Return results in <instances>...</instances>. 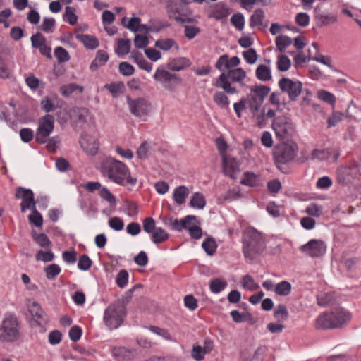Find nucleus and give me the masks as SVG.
I'll return each instance as SVG.
<instances>
[{"label": "nucleus", "instance_id": "f257e3e1", "mask_svg": "<svg viewBox=\"0 0 361 361\" xmlns=\"http://www.w3.org/2000/svg\"><path fill=\"white\" fill-rule=\"evenodd\" d=\"M100 171L104 177L120 185L129 184L134 186L137 183V178L130 176L128 166L111 157L106 158L102 163Z\"/></svg>", "mask_w": 361, "mask_h": 361}, {"label": "nucleus", "instance_id": "f03ea898", "mask_svg": "<svg viewBox=\"0 0 361 361\" xmlns=\"http://www.w3.org/2000/svg\"><path fill=\"white\" fill-rule=\"evenodd\" d=\"M351 318L349 311L337 307L319 314L315 319L314 327L317 330L341 329L347 325Z\"/></svg>", "mask_w": 361, "mask_h": 361}, {"label": "nucleus", "instance_id": "7ed1b4c3", "mask_svg": "<svg viewBox=\"0 0 361 361\" xmlns=\"http://www.w3.org/2000/svg\"><path fill=\"white\" fill-rule=\"evenodd\" d=\"M242 242L244 256L251 260L259 255L265 248L262 233L253 227H248L244 231Z\"/></svg>", "mask_w": 361, "mask_h": 361}, {"label": "nucleus", "instance_id": "20e7f679", "mask_svg": "<svg viewBox=\"0 0 361 361\" xmlns=\"http://www.w3.org/2000/svg\"><path fill=\"white\" fill-rule=\"evenodd\" d=\"M246 78V72L241 68L230 69L223 71L220 75L215 80L214 85L219 89H222L228 94H235L238 93L236 87L232 85V82H240Z\"/></svg>", "mask_w": 361, "mask_h": 361}, {"label": "nucleus", "instance_id": "39448f33", "mask_svg": "<svg viewBox=\"0 0 361 361\" xmlns=\"http://www.w3.org/2000/svg\"><path fill=\"white\" fill-rule=\"evenodd\" d=\"M20 336V323L17 317L13 313H6L0 323V342L12 343Z\"/></svg>", "mask_w": 361, "mask_h": 361}, {"label": "nucleus", "instance_id": "423d86ee", "mask_svg": "<svg viewBox=\"0 0 361 361\" xmlns=\"http://www.w3.org/2000/svg\"><path fill=\"white\" fill-rule=\"evenodd\" d=\"M297 145L295 143L281 142L274 147L273 157L276 164H285L296 156Z\"/></svg>", "mask_w": 361, "mask_h": 361}, {"label": "nucleus", "instance_id": "0eeeda50", "mask_svg": "<svg viewBox=\"0 0 361 361\" xmlns=\"http://www.w3.org/2000/svg\"><path fill=\"white\" fill-rule=\"evenodd\" d=\"M271 127L276 137L280 140L288 139L292 137L294 133V125L291 119L284 116L274 118Z\"/></svg>", "mask_w": 361, "mask_h": 361}, {"label": "nucleus", "instance_id": "6e6552de", "mask_svg": "<svg viewBox=\"0 0 361 361\" xmlns=\"http://www.w3.org/2000/svg\"><path fill=\"white\" fill-rule=\"evenodd\" d=\"M124 314L123 305H111L105 310L104 321L109 329H115L121 324Z\"/></svg>", "mask_w": 361, "mask_h": 361}, {"label": "nucleus", "instance_id": "1a4fd4ad", "mask_svg": "<svg viewBox=\"0 0 361 361\" xmlns=\"http://www.w3.org/2000/svg\"><path fill=\"white\" fill-rule=\"evenodd\" d=\"M54 128V119L53 116L46 114L39 119V126L35 134L36 142L39 144H45L47 138Z\"/></svg>", "mask_w": 361, "mask_h": 361}, {"label": "nucleus", "instance_id": "9d476101", "mask_svg": "<svg viewBox=\"0 0 361 361\" xmlns=\"http://www.w3.org/2000/svg\"><path fill=\"white\" fill-rule=\"evenodd\" d=\"M279 87L283 93L288 94L290 101H295L302 90V83L288 78H282L279 81Z\"/></svg>", "mask_w": 361, "mask_h": 361}, {"label": "nucleus", "instance_id": "9b49d317", "mask_svg": "<svg viewBox=\"0 0 361 361\" xmlns=\"http://www.w3.org/2000/svg\"><path fill=\"white\" fill-rule=\"evenodd\" d=\"M15 198L21 200L20 211L25 213L27 209H34L36 206L35 195L31 189L18 186L15 189Z\"/></svg>", "mask_w": 361, "mask_h": 361}, {"label": "nucleus", "instance_id": "f8f14e48", "mask_svg": "<svg viewBox=\"0 0 361 361\" xmlns=\"http://www.w3.org/2000/svg\"><path fill=\"white\" fill-rule=\"evenodd\" d=\"M127 104L130 112L136 117L147 116L149 112L150 104L142 97L132 99L130 96L126 97Z\"/></svg>", "mask_w": 361, "mask_h": 361}, {"label": "nucleus", "instance_id": "ddd939ff", "mask_svg": "<svg viewBox=\"0 0 361 361\" xmlns=\"http://www.w3.org/2000/svg\"><path fill=\"white\" fill-rule=\"evenodd\" d=\"M300 250L310 257H319L326 252V246L322 240L312 239L300 247Z\"/></svg>", "mask_w": 361, "mask_h": 361}, {"label": "nucleus", "instance_id": "4468645a", "mask_svg": "<svg viewBox=\"0 0 361 361\" xmlns=\"http://www.w3.org/2000/svg\"><path fill=\"white\" fill-rule=\"evenodd\" d=\"M222 166L225 176L232 179H235L240 172V164L235 158L223 156Z\"/></svg>", "mask_w": 361, "mask_h": 361}, {"label": "nucleus", "instance_id": "2eb2a0df", "mask_svg": "<svg viewBox=\"0 0 361 361\" xmlns=\"http://www.w3.org/2000/svg\"><path fill=\"white\" fill-rule=\"evenodd\" d=\"M28 311L39 326H43L47 323V316L38 302L35 301L30 302L28 305Z\"/></svg>", "mask_w": 361, "mask_h": 361}, {"label": "nucleus", "instance_id": "dca6fc26", "mask_svg": "<svg viewBox=\"0 0 361 361\" xmlns=\"http://www.w3.org/2000/svg\"><path fill=\"white\" fill-rule=\"evenodd\" d=\"M314 19L319 27L329 26L337 22L336 15L326 13L322 11L319 6H317L314 9Z\"/></svg>", "mask_w": 361, "mask_h": 361}, {"label": "nucleus", "instance_id": "f3484780", "mask_svg": "<svg viewBox=\"0 0 361 361\" xmlns=\"http://www.w3.org/2000/svg\"><path fill=\"white\" fill-rule=\"evenodd\" d=\"M154 79L158 82H160L164 84V87L166 89H169V87L166 85L173 80H178V76L176 74L171 73L170 72L164 70L161 67H159L157 68L154 75Z\"/></svg>", "mask_w": 361, "mask_h": 361}, {"label": "nucleus", "instance_id": "a211bd4d", "mask_svg": "<svg viewBox=\"0 0 361 361\" xmlns=\"http://www.w3.org/2000/svg\"><path fill=\"white\" fill-rule=\"evenodd\" d=\"M80 143L84 151L87 154L94 155L97 153L99 143L94 137L90 135H85L80 139Z\"/></svg>", "mask_w": 361, "mask_h": 361}, {"label": "nucleus", "instance_id": "6ab92c4d", "mask_svg": "<svg viewBox=\"0 0 361 361\" xmlns=\"http://www.w3.org/2000/svg\"><path fill=\"white\" fill-rule=\"evenodd\" d=\"M229 14L230 8L225 4L220 2L214 6L209 17L220 20L226 18Z\"/></svg>", "mask_w": 361, "mask_h": 361}, {"label": "nucleus", "instance_id": "aec40b11", "mask_svg": "<svg viewBox=\"0 0 361 361\" xmlns=\"http://www.w3.org/2000/svg\"><path fill=\"white\" fill-rule=\"evenodd\" d=\"M270 90L269 87L264 85H254L250 87V93L248 95L263 102Z\"/></svg>", "mask_w": 361, "mask_h": 361}, {"label": "nucleus", "instance_id": "412c9836", "mask_svg": "<svg viewBox=\"0 0 361 361\" xmlns=\"http://www.w3.org/2000/svg\"><path fill=\"white\" fill-rule=\"evenodd\" d=\"M190 60L185 57H178L169 61L167 68L173 71H180L190 66Z\"/></svg>", "mask_w": 361, "mask_h": 361}, {"label": "nucleus", "instance_id": "4be33fe9", "mask_svg": "<svg viewBox=\"0 0 361 361\" xmlns=\"http://www.w3.org/2000/svg\"><path fill=\"white\" fill-rule=\"evenodd\" d=\"M75 38L90 49H94L99 46L98 39L92 35L77 34Z\"/></svg>", "mask_w": 361, "mask_h": 361}, {"label": "nucleus", "instance_id": "5701e85b", "mask_svg": "<svg viewBox=\"0 0 361 361\" xmlns=\"http://www.w3.org/2000/svg\"><path fill=\"white\" fill-rule=\"evenodd\" d=\"M108 60V54L103 50H99L97 52L94 59L90 64V70L92 71H96L99 67L103 66Z\"/></svg>", "mask_w": 361, "mask_h": 361}, {"label": "nucleus", "instance_id": "b1692460", "mask_svg": "<svg viewBox=\"0 0 361 361\" xmlns=\"http://www.w3.org/2000/svg\"><path fill=\"white\" fill-rule=\"evenodd\" d=\"M256 78L263 82L269 81L271 79V68L261 64L257 66L255 71Z\"/></svg>", "mask_w": 361, "mask_h": 361}, {"label": "nucleus", "instance_id": "393cba45", "mask_svg": "<svg viewBox=\"0 0 361 361\" xmlns=\"http://www.w3.org/2000/svg\"><path fill=\"white\" fill-rule=\"evenodd\" d=\"M226 92H216L213 96L214 103L221 109H228L229 107L230 101Z\"/></svg>", "mask_w": 361, "mask_h": 361}, {"label": "nucleus", "instance_id": "a878e982", "mask_svg": "<svg viewBox=\"0 0 361 361\" xmlns=\"http://www.w3.org/2000/svg\"><path fill=\"white\" fill-rule=\"evenodd\" d=\"M169 234L161 227H157L151 233V240L155 244L161 243L168 240Z\"/></svg>", "mask_w": 361, "mask_h": 361}, {"label": "nucleus", "instance_id": "bb28decb", "mask_svg": "<svg viewBox=\"0 0 361 361\" xmlns=\"http://www.w3.org/2000/svg\"><path fill=\"white\" fill-rule=\"evenodd\" d=\"M206 205L204 195L200 192H195L190 200V206L192 208L202 209Z\"/></svg>", "mask_w": 361, "mask_h": 361}, {"label": "nucleus", "instance_id": "cd10ccee", "mask_svg": "<svg viewBox=\"0 0 361 361\" xmlns=\"http://www.w3.org/2000/svg\"><path fill=\"white\" fill-rule=\"evenodd\" d=\"M189 194V190L187 187L182 185L176 188L173 192L174 201L179 205L183 204L185 201L187 196Z\"/></svg>", "mask_w": 361, "mask_h": 361}, {"label": "nucleus", "instance_id": "c85d7f7f", "mask_svg": "<svg viewBox=\"0 0 361 361\" xmlns=\"http://www.w3.org/2000/svg\"><path fill=\"white\" fill-rule=\"evenodd\" d=\"M292 289L291 284L287 281H282L278 283L274 286V292L276 295L281 296H287L288 295Z\"/></svg>", "mask_w": 361, "mask_h": 361}, {"label": "nucleus", "instance_id": "c756f323", "mask_svg": "<svg viewBox=\"0 0 361 361\" xmlns=\"http://www.w3.org/2000/svg\"><path fill=\"white\" fill-rule=\"evenodd\" d=\"M155 47L163 51H169L173 47H175L176 49H179L176 42L173 39L171 38L157 40L155 42Z\"/></svg>", "mask_w": 361, "mask_h": 361}, {"label": "nucleus", "instance_id": "7c9ffc66", "mask_svg": "<svg viewBox=\"0 0 361 361\" xmlns=\"http://www.w3.org/2000/svg\"><path fill=\"white\" fill-rule=\"evenodd\" d=\"M33 240L42 248H51L52 243L45 233H32Z\"/></svg>", "mask_w": 361, "mask_h": 361}, {"label": "nucleus", "instance_id": "2f4dec72", "mask_svg": "<svg viewBox=\"0 0 361 361\" xmlns=\"http://www.w3.org/2000/svg\"><path fill=\"white\" fill-rule=\"evenodd\" d=\"M228 283L225 280L216 278L210 281L209 288L213 293H219L223 291L227 286Z\"/></svg>", "mask_w": 361, "mask_h": 361}, {"label": "nucleus", "instance_id": "473e14b6", "mask_svg": "<svg viewBox=\"0 0 361 361\" xmlns=\"http://www.w3.org/2000/svg\"><path fill=\"white\" fill-rule=\"evenodd\" d=\"M104 88L109 90L113 97H117L119 94L122 93L125 89V85L123 82H111L106 84Z\"/></svg>", "mask_w": 361, "mask_h": 361}, {"label": "nucleus", "instance_id": "72a5a7b5", "mask_svg": "<svg viewBox=\"0 0 361 361\" xmlns=\"http://www.w3.org/2000/svg\"><path fill=\"white\" fill-rule=\"evenodd\" d=\"M84 88L82 86H80L74 83H71L61 86L60 88V92L63 97H68L75 91L79 90L80 92H82Z\"/></svg>", "mask_w": 361, "mask_h": 361}, {"label": "nucleus", "instance_id": "f704fd0d", "mask_svg": "<svg viewBox=\"0 0 361 361\" xmlns=\"http://www.w3.org/2000/svg\"><path fill=\"white\" fill-rule=\"evenodd\" d=\"M276 46L281 52H284L286 49L292 43V39L286 35H279L276 37Z\"/></svg>", "mask_w": 361, "mask_h": 361}, {"label": "nucleus", "instance_id": "c9c22d12", "mask_svg": "<svg viewBox=\"0 0 361 361\" xmlns=\"http://www.w3.org/2000/svg\"><path fill=\"white\" fill-rule=\"evenodd\" d=\"M57 100V97L54 96L53 99L49 97H44L40 102L42 109L47 113L54 111L56 109L55 102Z\"/></svg>", "mask_w": 361, "mask_h": 361}, {"label": "nucleus", "instance_id": "e433bc0d", "mask_svg": "<svg viewBox=\"0 0 361 361\" xmlns=\"http://www.w3.org/2000/svg\"><path fill=\"white\" fill-rule=\"evenodd\" d=\"M13 69L5 59L0 57V78L6 80L11 78Z\"/></svg>", "mask_w": 361, "mask_h": 361}, {"label": "nucleus", "instance_id": "4c0bfd02", "mask_svg": "<svg viewBox=\"0 0 361 361\" xmlns=\"http://www.w3.org/2000/svg\"><path fill=\"white\" fill-rule=\"evenodd\" d=\"M245 100L247 104V108L250 109V112L253 115H255V114H257L259 111V108L263 103L259 101L258 99H256L249 95H247V97L245 98Z\"/></svg>", "mask_w": 361, "mask_h": 361}, {"label": "nucleus", "instance_id": "58836bf2", "mask_svg": "<svg viewBox=\"0 0 361 361\" xmlns=\"http://www.w3.org/2000/svg\"><path fill=\"white\" fill-rule=\"evenodd\" d=\"M202 247L208 255L212 256L216 252L217 245L212 238H207L203 241Z\"/></svg>", "mask_w": 361, "mask_h": 361}, {"label": "nucleus", "instance_id": "ea45409f", "mask_svg": "<svg viewBox=\"0 0 361 361\" xmlns=\"http://www.w3.org/2000/svg\"><path fill=\"white\" fill-rule=\"evenodd\" d=\"M264 18V13L262 9H257L250 17V26L256 27L262 25Z\"/></svg>", "mask_w": 361, "mask_h": 361}, {"label": "nucleus", "instance_id": "a19ab883", "mask_svg": "<svg viewBox=\"0 0 361 361\" xmlns=\"http://www.w3.org/2000/svg\"><path fill=\"white\" fill-rule=\"evenodd\" d=\"M274 317L279 321H284L288 317V312L285 305H278L274 312Z\"/></svg>", "mask_w": 361, "mask_h": 361}, {"label": "nucleus", "instance_id": "79ce46f5", "mask_svg": "<svg viewBox=\"0 0 361 361\" xmlns=\"http://www.w3.org/2000/svg\"><path fill=\"white\" fill-rule=\"evenodd\" d=\"M291 66L290 59L286 55H281L278 56L276 67L279 71L285 72L287 71Z\"/></svg>", "mask_w": 361, "mask_h": 361}, {"label": "nucleus", "instance_id": "37998d69", "mask_svg": "<svg viewBox=\"0 0 361 361\" xmlns=\"http://www.w3.org/2000/svg\"><path fill=\"white\" fill-rule=\"evenodd\" d=\"M313 49H314L315 51V54H314V56L313 57H311L310 55H311V51L310 50L309 52V60H313V61H316L317 62H319L321 63H323L324 65H326V66H330L329 65V61H330V59L328 58V59H326V57L322 54H320L319 53V51H318V45L317 43H313L312 44Z\"/></svg>", "mask_w": 361, "mask_h": 361}, {"label": "nucleus", "instance_id": "c03bdc74", "mask_svg": "<svg viewBox=\"0 0 361 361\" xmlns=\"http://www.w3.org/2000/svg\"><path fill=\"white\" fill-rule=\"evenodd\" d=\"M37 261H42L44 262H51L54 259V252L49 249L48 251L39 250L35 255Z\"/></svg>", "mask_w": 361, "mask_h": 361}, {"label": "nucleus", "instance_id": "a18cd8bd", "mask_svg": "<svg viewBox=\"0 0 361 361\" xmlns=\"http://www.w3.org/2000/svg\"><path fill=\"white\" fill-rule=\"evenodd\" d=\"M231 23L238 30H243L245 26L243 15L241 13L233 14L231 18Z\"/></svg>", "mask_w": 361, "mask_h": 361}, {"label": "nucleus", "instance_id": "49530a36", "mask_svg": "<svg viewBox=\"0 0 361 361\" xmlns=\"http://www.w3.org/2000/svg\"><path fill=\"white\" fill-rule=\"evenodd\" d=\"M242 285L245 289H247L250 291H254L259 288V285L255 283L253 277L250 275H245L243 276Z\"/></svg>", "mask_w": 361, "mask_h": 361}, {"label": "nucleus", "instance_id": "de8ad7c7", "mask_svg": "<svg viewBox=\"0 0 361 361\" xmlns=\"http://www.w3.org/2000/svg\"><path fill=\"white\" fill-rule=\"evenodd\" d=\"M240 183L251 187L255 186L257 184V176L252 172H245Z\"/></svg>", "mask_w": 361, "mask_h": 361}, {"label": "nucleus", "instance_id": "09e8293b", "mask_svg": "<svg viewBox=\"0 0 361 361\" xmlns=\"http://www.w3.org/2000/svg\"><path fill=\"white\" fill-rule=\"evenodd\" d=\"M130 50V41L129 39H119L118 41V47L116 52L118 55H126L129 53Z\"/></svg>", "mask_w": 361, "mask_h": 361}, {"label": "nucleus", "instance_id": "8fccbe9b", "mask_svg": "<svg viewBox=\"0 0 361 361\" xmlns=\"http://www.w3.org/2000/svg\"><path fill=\"white\" fill-rule=\"evenodd\" d=\"M61 268L56 264H51L44 268V272L48 279L56 278L61 273Z\"/></svg>", "mask_w": 361, "mask_h": 361}, {"label": "nucleus", "instance_id": "3c124183", "mask_svg": "<svg viewBox=\"0 0 361 361\" xmlns=\"http://www.w3.org/2000/svg\"><path fill=\"white\" fill-rule=\"evenodd\" d=\"M63 20L71 25H74L77 23L78 16L75 13V9L73 7H66Z\"/></svg>", "mask_w": 361, "mask_h": 361}, {"label": "nucleus", "instance_id": "603ef678", "mask_svg": "<svg viewBox=\"0 0 361 361\" xmlns=\"http://www.w3.org/2000/svg\"><path fill=\"white\" fill-rule=\"evenodd\" d=\"M126 20L127 18H123L122 24L130 31L134 32H137V27H139L141 21L140 18L138 17H133L130 18L127 25L126 24Z\"/></svg>", "mask_w": 361, "mask_h": 361}, {"label": "nucleus", "instance_id": "864d4df0", "mask_svg": "<svg viewBox=\"0 0 361 361\" xmlns=\"http://www.w3.org/2000/svg\"><path fill=\"white\" fill-rule=\"evenodd\" d=\"M30 210L32 211V214L28 216L29 221L35 226L42 227L43 224V218L42 214L37 210L36 207L34 209Z\"/></svg>", "mask_w": 361, "mask_h": 361}, {"label": "nucleus", "instance_id": "5fc2aeb1", "mask_svg": "<svg viewBox=\"0 0 361 361\" xmlns=\"http://www.w3.org/2000/svg\"><path fill=\"white\" fill-rule=\"evenodd\" d=\"M99 195L101 198L108 202L111 205H115L116 200L114 195L105 187H102L99 191Z\"/></svg>", "mask_w": 361, "mask_h": 361}, {"label": "nucleus", "instance_id": "6e6d98bb", "mask_svg": "<svg viewBox=\"0 0 361 361\" xmlns=\"http://www.w3.org/2000/svg\"><path fill=\"white\" fill-rule=\"evenodd\" d=\"M54 56L59 62H66L69 61L70 56L68 52L62 47H57L54 49Z\"/></svg>", "mask_w": 361, "mask_h": 361}, {"label": "nucleus", "instance_id": "4d7b16f0", "mask_svg": "<svg viewBox=\"0 0 361 361\" xmlns=\"http://www.w3.org/2000/svg\"><path fill=\"white\" fill-rule=\"evenodd\" d=\"M322 207L316 203H312L307 207L305 212L312 216L319 217L322 215Z\"/></svg>", "mask_w": 361, "mask_h": 361}, {"label": "nucleus", "instance_id": "13d9d810", "mask_svg": "<svg viewBox=\"0 0 361 361\" xmlns=\"http://www.w3.org/2000/svg\"><path fill=\"white\" fill-rule=\"evenodd\" d=\"M92 262L87 255H82L79 257L78 267L82 271H87L92 267Z\"/></svg>", "mask_w": 361, "mask_h": 361}, {"label": "nucleus", "instance_id": "bf43d9fd", "mask_svg": "<svg viewBox=\"0 0 361 361\" xmlns=\"http://www.w3.org/2000/svg\"><path fill=\"white\" fill-rule=\"evenodd\" d=\"M128 273L126 270H121L116 276V282L119 288H123L128 282Z\"/></svg>", "mask_w": 361, "mask_h": 361}, {"label": "nucleus", "instance_id": "052dcab7", "mask_svg": "<svg viewBox=\"0 0 361 361\" xmlns=\"http://www.w3.org/2000/svg\"><path fill=\"white\" fill-rule=\"evenodd\" d=\"M55 23L54 18L45 17L41 25V30L47 33L53 32Z\"/></svg>", "mask_w": 361, "mask_h": 361}, {"label": "nucleus", "instance_id": "680f3d73", "mask_svg": "<svg viewBox=\"0 0 361 361\" xmlns=\"http://www.w3.org/2000/svg\"><path fill=\"white\" fill-rule=\"evenodd\" d=\"M73 113L75 120L81 123L85 122L90 115L89 110L85 108L76 109L73 111Z\"/></svg>", "mask_w": 361, "mask_h": 361}, {"label": "nucleus", "instance_id": "e2e57ef3", "mask_svg": "<svg viewBox=\"0 0 361 361\" xmlns=\"http://www.w3.org/2000/svg\"><path fill=\"white\" fill-rule=\"evenodd\" d=\"M344 114L341 112L336 111L334 112L327 120L328 122V128H331L336 126L339 122H341L343 118Z\"/></svg>", "mask_w": 361, "mask_h": 361}, {"label": "nucleus", "instance_id": "0e129e2a", "mask_svg": "<svg viewBox=\"0 0 361 361\" xmlns=\"http://www.w3.org/2000/svg\"><path fill=\"white\" fill-rule=\"evenodd\" d=\"M333 300V296L331 293H322L317 295V304L321 307L329 305Z\"/></svg>", "mask_w": 361, "mask_h": 361}, {"label": "nucleus", "instance_id": "69168bd1", "mask_svg": "<svg viewBox=\"0 0 361 361\" xmlns=\"http://www.w3.org/2000/svg\"><path fill=\"white\" fill-rule=\"evenodd\" d=\"M119 72L125 76H130L134 73V67L128 62L123 61L120 63L118 66Z\"/></svg>", "mask_w": 361, "mask_h": 361}, {"label": "nucleus", "instance_id": "338daca9", "mask_svg": "<svg viewBox=\"0 0 361 361\" xmlns=\"http://www.w3.org/2000/svg\"><path fill=\"white\" fill-rule=\"evenodd\" d=\"M32 46L35 49L41 48L46 43V39L40 32H37L31 37Z\"/></svg>", "mask_w": 361, "mask_h": 361}, {"label": "nucleus", "instance_id": "774afa93", "mask_svg": "<svg viewBox=\"0 0 361 361\" xmlns=\"http://www.w3.org/2000/svg\"><path fill=\"white\" fill-rule=\"evenodd\" d=\"M144 231L149 234H151L157 227L153 218L147 217L142 221Z\"/></svg>", "mask_w": 361, "mask_h": 361}]
</instances>
